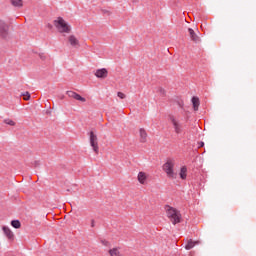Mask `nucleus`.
Listing matches in <instances>:
<instances>
[{
	"instance_id": "1",
	"label": "nucleus",
	"mask_w": 256,
	"mask_h": 256,
	"mask_svg": "<svg viewBox=\"0 0 256 256\" xmlns=\"http://www.w3.org/2000/svg\"><path fill=\"white\" fill-rule=\"evenodd\" d=\"M54 25L59 33H71V26L62 17H58L57 20H54Z\"/></svg>"
},
{
	"instance_id": "2",
	"label": "nucleus",
	"mask_w": 256,
	"mask_h": 256,
	"mask_svg": "<svg viewBox=\"0 0 256 256\" xmlns=\"http://www.w3.org/2000/svg\"><path fill=\"white\" fill-rule=\"evenodd\" d=\"M175 162L168 160L163 165V171L166 173L168 179H177V173H175Z\"/></svg>"
},
{
	"instance_id": "3",
	"label": "nucleus",
	"mask_w": 256,
	"mask_h": 256,
	"mask_svg": "<svg viewBox=\"0 0 256 256\" xmlns=\"http://www.w3.org/2000/svg\"><path fill=\"white\" fill-rule=\"evenodd\" d=\"M166 213H167L168 219H170L173 225H177V223H181V213H179L177 209L173 207H168V209L166 210Z\"/></svg>"
},
{
	"instance_id": "4",
	"label": "nucleus",
	"mask_w": 256,
	"mask_h": 256,
	"mask_svg": "<svg viewBox=\"0 0 256 256\" xmlns=\"http://www.w3.org/2000/svg\"><path fill=\"white\" fill-rule=\"evenodd\" d=\"M169 119L176 135H181L183 133V124L181 123V121L175 118V116H170Z\"/></svg>"
},
{
	"instance_id": "5",
	"label": "nucleus",
	"mask_w": 256,
	"mask_h": 256,
	"mask_svg": "<svg viewBox=\"0 0 256 256\" xmlns=\"http://www.w3.org/2000/svg\"><path fill=\"white\" fill-rule=\"evenodd\" d=\"M90 145L95 153H99V143L97 142V136L93 131L89 133Z\"/></svg>"
},
{
	"instance_id": "6",
	"label": "nucleus",
	"mask_w": 256,
	"mask_h": 256,
	"mask_svg": "<svg viewBox=\"0 0 256 256\" xmlns=\"http://www.w3.org/2000/svg\"><path fill=\"white\" fill-rule=\"evenodd\" d=\"M9 34V26L5 23V21L0 20V35L4 39H7V35Z\"/></svg>"
},
{
	"instance_id": "7",
	"label": "nucleus",
	"mask_w": 256,
	"mask_h": 256,
	"mask_svg": "<svg viewBox=\"0 0 256 256\" xmlns=\"http://www.w3.org/2000/svg\"><path fill=\"white\" fill-rule=\"evenodd\" d=\"M66 95H68V97H70L71 99H75L76 101H81V103H85V101H87L85 97H82L81 95L77 94V92H74V91H67Z\"/></svg>"
},
{
	"instance_id": "8",
	"label": "nucleus",
	"mask_w": 256,
	"mask_h": 256,
	"mask_svg": "<svg viewBox=\"0 0 256 256\" xmlns=\"http://www.w3.org/2000/svg\"><path fill=\"white\" fill-rule=\"evenodd\" d=\"M188 33L191 41H194V43H199L200 38L197 36V33H195V30H193V28H189Z\"/></svg>"
},
{
	"instance_id": "9",
	"label": "nucleus",
	"mask_w": 256,
	"mask_h": 256,
	"mask_svg": "<svg viewBox=\"0 0 256 256\" xmlns=\"http://www.w3.org/2000/svg\"><path fill=\"white\" fill-rule=\"evenodd\" d=\"M68 41H69L70 45L72 47H74L75 49H77L79 47V40L77 39V37H75V35H70L68 37Z\"/></svg>"
},
{
	"instance_id": "10",
	"label": "nucleus",
	"mask_w": 256,
	"mask_h": 256,
	"mask_svg": "<svg viewBox=\"0 0 256 256\" xmlns=\"http://www.w3.org/2000/svg\"><path fill=\"white\" fill-rule=\"evenodd\" d=\"M95 76H96L98 79H105V77H107V69L102 68V69L96 70Z\"/></svg>"
},
{
	"instance_id": "11",
	"label": "nucleus",
	"mask_w": 256,
	"mask_h": 256,
	"mask_svg": "<svg viewBox=\"0 0 256 256\" xmlns=\"http://www.w3.org/2000/svg\"><path fill=\"white\" fill-rule=\"evenodd\" d=\"M139 135L141 143H145L147 141V131H145L143 128H140Z\"/></svg>"
},
{
	"instance_id": "12",
	"label": "nucleus",
	"mask_w": 256,
	"mask_h": 256,
	"mask_svg": "<svg viewBox=\"0 0 256 256\" xmlns=\"http://www.w3.org/2000/svg\"><path fill=\"white\" fill-rule=\"evenodd\" d=\"M3 231H4V234L6 235V237L8 239H13L14 237V234H13V231H11V229L7 226H4L3 228Z\"/></svg>"
},
{
	"instance_id": "13",
	"label": "nucleus",
	"mask_w": 256,
	"mask_h": 256,
	"mask_svg": "<svg viewBox=\"0 0 256 256\" xmlns=\"http://www.w3.org/2000/svg\"><path fill=\"white\" fill-rule=\"evenodd\" d=\"M138 181L139 183H141V185H145V181H147V174H145L144 172H139Z\"/></svg>"
},
{
	"instance_id": "14",
	"label": "nucleus",
	"mask_w": 256,
	"mask_h": 256,
	"mask_svg": "<svg viewBox=\"0 0 256 256\" xmlns=\"http://www.w3.org/2000/svg\"><path fill=\"white\" fill-rule=\"evenodd\" d=\"M192 105L194 108V111H198L199 110V98L198 97H192Z\"/></svg>"
},
{
	"instance_id": "15",
	"label": "nucleus",
	"mask_w": 256,
	"mask_h": 256,
	"mask_svg": "<svg viewBox=\"0 0 256 256\" xmlns=\"http://www.w3.org/2000/svg\"><path fill=\"white\" fill-rule=\"evenodd\" d=\"M180 178H182L183 180L187 179V167L183 166L180 169Z\"/></svg>"
},
{
	"instance_id": "16",
	"label": "nucleus",
	"mask_w": 256,
	"mask_h": 256,
	"mask_svg": "<svg viewBox=\"0 0 256 256\" xmlns=\"http://www.w3.org/2000/svg\"><path fill=\"white\" fill-rule=\"evenodd\" d=\"M195 245H197V242H193V240H189L185 246V249L187 251H189V250L193 249V247H195Z\"/></svg>"
},
{
	"instance_id": "17",
	"label": "nucleus",
	"mask_w": 256,
	"mask_h": 256,
	"mask_svg": "<svg viewBox=\"0 0 256 256\" xmlns=\"http://www.w3.org/2000/svg\"><path fill=\"white\" fill-rule=\"evenodd\" d=\"M13 7H23V0H11Z\"/></svg>"
},
{
	"instance_id": "18",
	"label": "nucleus",
	"mask_w": 256,
	"mask_h": 256,
	"mask_svg": "<svg viewBox=\"0 0 256 256\" xmlns=\"http://www.w3.org/2000/svg\"><path fill=\"white\" fill-rule=\"evenodd\" d=\"M11 225H12V227H14V229H20L21 228V222L19 220H12Z\"/></svg>"
},
{
	"instance_id": "19",
	"label": "nucleus",
	"mask_w": 256,
	"mask_h": 256,
	"mask_svg": "<svg viewBox=\"0 0 256 256\" xmlns=\"http://www.w3.org/2000/svg\"><path fill=\"white\" fill-rule=\"evenodd\" d=\"M4 123H6V125H10L11 127H15V121L11 119H5Z\"/></svg>"
},
{
	"instance_id": "20",
	"label": "nucleus",
	"mask_w": 256,
	"mask_h": 256,
	"mask_svg": "<svg viewBox=\"0 0 256 256\" xmlns=\"http://www.w3.org/2000/svg\"><path fill=\"white\" fill-rule=\"evenodd\" d=\"M22 95H23L25 101H29V99H31V94H29V92H25Z\"/></svg>"
},
{
	"instance_id": "21",
	"label": "nucleus",
	"mask_w": 256,
	"mask_h": 256,
	"mask_svg": "<svg viewBox=\"0 0 256 256\" xmlns=\"http://www.w3.org/2000/svg\"><path fill=\"white\" fill-rule=\"evenodd\" d=\"M117 95H118L119 99H125V97H126V95L122 92H118Z\"/></svg>"
},
{
	"instance_id": "22",
	"label": "nucleus",
	"mask_w": 256,
	"mask_h": 256,
	"mask_svg": "<svg viewBox=\"0 0 256 256\" xmlns=\"http://www.w3.org/2000/svg\"><path fill=\"white\" fill-rule=\"evenodd\" d=\"M102 245H104V247H109V241L107 240H101Z\"/></svg>"
},
{
	"instance_id": "23",
	"label": "nucleus",
	"mask_w": 256,
	"mask_h": 256,
	"mask_svg": "<svg viewBox=\"0 0 256 256\" xmlns=\"http://www.w3.org/2000/svg\"><path fill=\"white\" fill-rule=\"evenodd\" d=\"M158 91L161 93V95H165V89L159 88Z\"/></svg>"
},
{
	"instance_id": "24",
	"label": "nucleus",
	"mask_w": 256,
	"mask_h": 256,
	"mask_svg": "<svg viewBox=\"0 0 256 256\" xmlns=\"http://www.w3.org/2000/svg\"><path fill=\"white\" fill-rule=\"evenodd\" d=\"M199 147H205V142H199Z\"/></svg>"
},
{
	"instance_id": "25",
	"label": "nucleus",
	"mask_w": 256,
	"mask_h": 256,
	"mask_svg": "<svg viewBox=\"0 0 256 256\" xmlns=\"http://www.w3.org/2000/svg\"><path fill=\"white\" fill-rule=\"evenodd\" d=\"M91 227H95V220H91Z\"/></svg>"
},
{
	"instance_id": "26",
	"label": "nucleus",
	"mask_w": 256,
	"mask_h": 256,
	"mask_svg": "<svg viewBox=\"0 0 256 256\" xmlns=\"http://www.w3.org/2000/svg\"><path fill=\"white\" fill-rule=\"evenodd\" d=\"M34 165L35 167H39V161H35Z\"/></svg>"
},
{
	"instance_id": "27",
	"label": "nucleus",
	"mask_w": 256,
	"mask_h": 256,
	"mask_svg": "<svg viewBox=\"0 0 256 256\" xmlns=\"http://www.w3.org/2000/svg\"><path fill=\"white\" fill-rule=\"evenodd\" d=\"M132 3H139V0H132Z\"/></svg>"
}]
</instances>
